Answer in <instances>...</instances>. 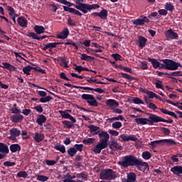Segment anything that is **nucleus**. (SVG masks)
<instances>
[{"mask_svg":"<svg viewBox=\"0 0 182 182\" xmlns=\"http://www.w3.org/2000/svg\"><path fill=\"white\" fill-rule=\"evenodd\" d=\"M7 11H9V15L11 16H18V15L15 14V9H14V8H12V6H7Z\"/></svg>","mask_w":182,"mask_h":182,"instance_id":"obj_39","label":"nucleus"},{"mask_svg":"<svg viewBox=\"0 0 182 182\" xmlns=\"http://www.w3.org/2000/svg\"><path fill=\"white\" fill-rule=\"evenodd\" d=\"M112 147H114V149H116L117 150H122V146L119 144L117 142H112L111 144Z\"/></svg>","mask_w":182,"mask_h":182,"instance_id":"obj_46","label":"nucleus"},{"mask_svg":"<svg viewBox=\"0 0 182 182\" xmlns=\"http://www.w3.org/2000/svg\"><path fill=\"white\" fill-rule=\"evenodd\" d=\"M116 173L112 169H105L100 173L101 180H114Z\"/></svg>","mask_w":182,"mask_h":182,"instance_id":"obj_6","label":"nucleus"},{"mask_svg":"<svg viewBox=\"0 0 182 182\" xmlns=\"http://www.w3.org/2000/svg\"><path fill=\"white\" fill-rule=\"evenodd\" d=\"M149 22H150V20L148 19L146 16H144L134 20L133 21V23L134 25H136V26H143V25H146V23H149Z\"/></svg>","mask_w":182,"mask_h":182,"instance_id":"obj_10","label":"nucleus"},{"mask_svg":"<svg viewBox=\"0 0 182 182\" xmlns=\"http://www.w3.org/2000/svg\"><path fill=\"white\" fill-rule=\"evenodd\" d=\"M59 44V43H47V46L48 47V49H53L54 48H56Z\"/></svg>","mask_w":182,"mask_h":182,"instance_id":"obj_48","label":"nucleus"},{"mask_svg":"<svg viewBox=\"0 0 182 182\" xmlns=\"http://www.w3.org/2000/svg\"><path fill=\"white\" fill-rule=\"evenodd\" d=\"M11 113H14V114H19V113H21V109L16 107L12 108Z\"/></svg>","mask_w":182,"mask_h":182,"instance_id":"obj_60","label":"nucleus"},{"mask_svg":"<svg viewBox=\"0 0 182 182\" xmlns=\"http://www.w3.org/2000/svg\"><path fill=\"white\" fill-rule=\"evenodd\" d=\"M90 132L92 134H97L99 133V127L95 125L89 126Z\"/></svg>","mask_w":182,"mask_h":182,"instance_id":"obj_30","label":"nucleus"},{"mask_svg":"<svg viewBox=\"0 0 182 182\" xmlns=\"http://www.w3.org/2000/svg\"><path fill=\"white\" fill-rule=\"evenodd\" d=\"M0 153L4 154H8L9 153V149L5 144L0 143Z\"/></svg>","mask_w":182,"mask_h":182,"instance_id":"obj_22","label":"nucleus"},{"mask_svg":"<svg viewBox=\"0 0 182 182\" xmlns=\"http://www.w3.org/2000/svg\"><path fill=\"white\" fill-rule=\"evenodd\" d=\"M135 123H137V124H148L149 123V119L146 118H136L134 119Z\"/></svg>","mask_w":182,"mask_h":182,"instance_id":"obj_21","label":"nucleus"},{"mask_svg":"<svg viewBox=\"0 0 182 182\" xmlns=\"http://www.w3.org/2000/svg\"><path fill=\"white\" fill-rule=\"evenodd\" d=\"M10 151L11 153H16V151H20L21 146L18 144H11L10 146Z\"/></svg>","mask_w":182,"mask_h":182,"instance_id":"obj_24","label":"nucleus"},{"mask_svg":"<svg viewBox=\"0 0 182 182\" xmlns=\"http://www.w3.org/2000/svg\"><path fill=\"white\" fill-rule=\"evenodd\" d=\"M4 166H5V167H14V166H15V164H16L15 162H11V161H5L4 162Z\"/></svg>","mask_w":182,"mask_h":182,"instance_id":"obj_49","label":"nucleus"},{"mask_svg":"<svg viewBox=\"0 0 182 182\" xmlns=\"http://www.w3.org/2000/svg\"><path fill=\"white\" fill-rule=\"evenodd\" d=\"M67 22L69 26H76V21L72 20L70 17L68 18Z\"/></svg>","mask_w":182,"mask_h":182,"instance_id":"obj_47","label":"nucleus"},{"mask_svg":"<svg viewBox=\"0 0 182 182\" xmlns=\"http://www.w3.org/2000/svg\"><path fill=\"white\" fill-rule=\"evenodd\" d=\"M11 120L13 123H20L23 120V116L22 114H14L11 117Z\"/></svg>","mask_w":182,"mask_h":182,"instance_id":"obj_18","label":"nucleus"},{"mask_svg":"<svg viewBox=\"0 0 182 182\" xmlns=\"http://www.w3.org/2000/svg\"><path fill=\"white\" fill-rule=\"evenodd\" d=\"M83 178H85V174L83 173H74V175H70L67 173L64 176L63 182H84Z\"/></svg>","mask_w":182,"mask_h":182,"instance_id":"obj_5","label":"nucleus"},{"mask_svg":"<svg viewBox=\"0 0 182 182\" xmlns=\"http://www.w3.org/2000/svg\"><path fill=\"white\" fill-rule=\"evenodd\" d=\"M46 122V117H45V115L43 114L40 115L36 120V123H38L39 126H42V124H43V123H45Z\"/></svg>","mask_w":182,"mask_h":182,"instance_id":"obj_28","label":"nucleus"},{"mask_svg":"<svg viewBox=\"0 0 182 182\" xmlns=\"http://www.w3.org/2000/svg\"><path fill=\"white\" fill-rule=\"evenodd\" d=\"M122 126H123V124L120 122H115L112 123L113 129H119L122 128Z\"/></svg>","mask_w":182,"mask_h":182,"instance_id":"obj_42","label":"nucleus"},{"mask_svg":"<svg viewBox=\"0 0 182 182\" xmlns=\"http://www.w3.org/2000/svg\"><path fill=\"white\" fill-rule=\"evenodd\" d=\"M74 149H75V150H77V152L82 151V150H83V144H75L74 146Z\"/></svg>","mask_w":182,"mask_h":182,"instance_id":"obj_53","label":"nucleus"},{"mask_svg":"<svg viewBox=\"0 0 182 182\" xmlns=\"http://www.w3.org/2000/svg\"><path fill=\"white\" fill-rule=\"evenodd\" d=\"M148 122H149V124H153V123H159L160 122H162L163 123H168V120H166L158 115L149 114Z\"/></svg>","mask_w":182,"mask_h":182,"instance_id":"obj_8","label":"nucleus"},{"mask_svg":"<svg viewBox=\"0 0 182 182\" xmlns=\"http://www.w3.org/2000/svg\"><path fill=\"white\" fill-rule=\"evenodd\" d=\"M142 157L144 160H150L151 159V154L149 151H144L142 153Z\"/></svg>","mask_w":182,"mask_h":182,"instance_id":"obj_38","label":"nucleus"},{"mask_svg":"<svg viewBox=\"0 0 182 182\" xmlns=\"http://www.w3.org/2000/svg\"><path fill=\"white\" fill-rule=\"evenodd\" d=\"M56 163V161L55 160H46V164L47 166H55V164Z\"/></svg>","mask_w":182,"mask_h":182,"instance_id":"obj_58","label":"nucleus"},{"mask_svg":"<svg viewBox=\"0 0 182 182\" xmlns=\"http://www.w3.org/2000/svg\"><path fill=\"white\" fill-rule=\"evenodd\" d=\"M161 62L164 63V65H161V66L164 69H166V70H177V69L181 68L180 63H177L173 60L164 59L161 60Z\"/></svg>","mask_w":182,"mask_h":182,"instance_id":"obj_4","label":"nucleus"},{"mask_svg":"<svg viewBox=\"0 0 182 182\" xmlns=\"http://www.w3.org/2000/svg\"><path fill=\"white\" fill-rule=\"evenodd\" d=\"M132 103H134V105H144V102H143V100H141V99L139 97L134 98L132 100Z\"/></svg>","mask_w":182,"mask_h":182,"instance_id":"obj_41","label":"nucleus"},{"mask_svg":"<svg viewBox=\"0 0 182 182\" xmlns=\"http://www.w3.org/2000/svg\"><path fill=\"white\" fill-rule=\"evenodd\" d=\"M33 139L36 141V143H41L45 139V134L39 132H36L33 136Z\"/></svg>","mask_w":182,"mask_h":182,"instance_id":"obj_16","label":"nucleus"},{"mask_svg":"<svg viewBox=\"0 0 182 182\" xmlns=\"http://www.w3.org/2000/svg\"><path fill=\"white\" fill-rule=\"evenodd\" d=\"M10 139H11V140H15L16 137H19V136H21V131L16 128H13L10 130Z\"/></svg>","mask_w":182,"mask_h":182,"instance_id":"obj_13","label":"nucleus"},{"mask_svg":"<svg viewBox=\"0 0 182 182\" xmlns=\"http://www.w3.org/2000/svg\"><path fill=\"white\" fill-rule=\"evenodd\" d=\"M148 60L149 62H151L154 69H157V68H163V65H161L163 64H161L157 60L154 58H148Z\"/></svg>","mask_w":182,"mask_h":182,"instance_id":"obj_20","label":"nucleus"},{"mask_svg":"<svg viewBox=\"0 0 182 182\" xmlns=\"http://www.w3.org/2000/svg\"><path fill=\"white\" fill-rule=\"evenodd\" d=\"M165 9L166 11H169V12H173L174 11V6L170 2L166 3Z\"/></svg>","mask_w":182,"mask_h":182,"instance_id":"obj_34","label":"nucleus"},{"mask_svg":"<svg viewBox=\"0 0 182 182\" xmlns=\"http://www.w3.org/2000/svg\"><path fill=\"white\" fill-rule=\"evenodd\" d=\"M107 10L102 9L100 12H99V18L100 19H107Z\"/></svg>","mask_w":182,"mask_h":182,"instance_id":"obj_31","label":"nucleus"},{"mask_svg":"<svg viewBox=\"0 0 182 182\" xmlns=\"http://www.w3.org/2000/svg\"><path fill=\"white\" fill-rule=\"evenodd\" d=\"M58 113H60L61 117L63 119H69L72 122V123H76V119L73 117V116L70 115L69 113H72V110L70 109H67L65 111L63 110H59Z\"/></svg>","mask_w":182,"mask_h":182,"instance_id":"obj_9","label":"nucleus"},{"mask_svg":"<svg viewBox=\"0 0 182 182\" xmlns=\"http://www.w3.org/2000/svg\"><path fill=\"white\" fill-rule=\"evenodd\" d=\"M81 97L82 99H83V100H86L90 106H94L95 107H97V100H96V98H95L93 95L89 94H82L81 95Z\"/></svg>","mask_w":182,"mask_h":182,"instance_id":"obj_7","label":"nucleus"},{"mask_svg":"<svg viewBox=\"0 0 182 182\" xmlns=\"http://www.w3.org/2000/svg\"><path fill=\"white\" fill-rule=\"evenodd\" d=\"M1 68H4V69H7L8 70H15V67L9 63H2Z\"/></svg>","mask_w":182,"mask_h":182,"instance_id":"obj_26","label":"nucleus"},{"mask_svg":"<svg viewBox=\"0 0 182 182\" xmlns=\"http://www.w3.org/2000/svg\"><path fill=\"white\" fill-rule=\"evenodd\" d=\"M33 29L38 35H41V33H45V27L42 26H35Z\"/></svg>","mask_w":182,"mask_h":182,"instance_id":"obj_23","label":"nucleus"},{"mask_svg":"<svg viewBox=\"0 0 182 182\" xmlns=\"http://www.w3.org/2000/svg\"><path fill=\"white\" fill-rule=\"evenodd\" d=\"M106 105L111 108L112 110H114L116 107H119V102L115 100H107L106 101Z\"/></svg>","mask_w":182,"mask_h":182,"instance_id":"obj_11","label":"nucleus"},{"mask_svg":"<svg viewBox=\"0 0 182 182\" xmlns=\"http://www.w3.org/2000/svg\"><path fill=\"white\" fill-rule=\"evenodd\" d=\"M149 66L147 65V62L146 61H142L141 63V69H142L143 70H146V69H148Z\"/></svg>","mask_w":182,"mask_h":182,"instance_id":"obj_54","label":"nucleus"},{"mask_svg":"<svg viewBox=\"0 0 182 182\" xmlns=\"http://www.w3.org/2000/svg\"><path fill=\"white\" fill-rule=\"evenodd\" d=\"M99 137L100 138V143L92 149V151L96 154H100L102 151L107 147V142L110 139V135L106 132H101L99 133Z\"/></svg>","mask_w":182,"mask_h":182,"instance_id":"obj_3","label":"nucleus"},{"mask_svg":"<svg viewBox=\"0 0 182 182\" xmlns=\"http://www.w3.org/2000/svg\"><path fill=\"white\" fill-rule=\"evenodd\" d=\"M34 109L36 112H38V113H42V112H43V108L41 105L35 107Z\"/></svg>","mask_w":182,"mask_h":182,"instance_id":"obj_61","label":"nucleus"},{"mask_svg":"<svg viewBox=\"0 0 182 182\" xmlns=\"http://www.w3.org/2000/svg\"><path fill=\"white\" fill-rule=\"evenodd\" d=\"M70 14H74V15H78V16H82V13H80V11L73 8H71Z\"/></svg>","mask_w":182,"mask_h":182,"instance_id":"obj_50","label":"nucleus"},{"mask_svg":"<svg viewBox=\"0 0 182 182\" xmlns=\"http://www.w3.org/2000/svg\"><path fill=\"white\" fill-rule=\"evenodd\" d=\"M120 139L123 140V141H129V135L123 134L119 136Z\"/></svg>","mask_w":182,"mask_h":182,"instance_id":"obj_56","label":"nucleus"},{"mask_svg":"<svg viewBox=\"0 0 182 182\" xmlns=\"http://www.w3.org/2000/svg\"><path fill=\"white\" fill-rule=\"evenodd\" d=\"M81 60H86L87 62L92 60V59H93V58H92V56L90 55H87L85 53L81 54V57H80Z\"/></svg>","mask_w":182,"mask_h":182,"instance_id":"obj_36","label":"nucleus"},{"mask_svg":"<svg viewBox=\"0 0 182 182\" xmlns=\"http://www.w3.org/2000/svg\"><path fill=\"white\" fill-rule=\"evenodd\" d=\"M177 142L176 141L169 139H161V146H176Z\"/></svg>","mask_w":182,"mask_h":182,"instance_id":"obj_14","label":"nucleus"},{"mask_svg":"<svg viewBox=\"0 0 182 182\" xmlns=\"http://www.w3.org/2000/svg\"><path fill=\"white\" fill-rule=\"evenodd\" d=\"M52 99H53L52 97H50V95H48V96L40 98V102L41 103H48V102H50Z\"/></svg>","mask_w":182,"mask_h":182,"instance_id":"obj_35","label":"nucleus"},{"mask_svg":"<svg viewBox=\"0 0 182 182\" xmlns=\"http://www.w3.org/2000/svg\"><path fill=\"white\" fill-rule=\"evenodd\" d=\"M63 124L66 129H72V127H73V124H72V122L70 121H64Z\"/></svg>","mask_w":182,"mask_h":182,"instance_id":"obj_44","label":"nucleus"},{"mask_svg":"<svg viewBox=\"0 0 182 182\" xmlns=\"http://www.w3.org/2000/svg\"><path fill=\"white\" fill-rule=\"evenodd\" d=\"M67 151H68V154H69L71 157H73V156H75V154L77 153L76 148L75 147L68 149Z\"/></svg>","mask_w":182,"mask_h":182,"instance_id":"obj_37","label":"nucleus"},{"mask_svg":"<svg viewBox=\"0 0 182 182\" xmlns=\"http://www.w3.org/2000/svg\"><path fill=\"white\" fill-rule=\"evenodd\" d=\"M108 120L109 122H114L116 120L123 121V120H124V117H123V116H122V115H119L118 117H113V118H109V119H108Z\"/></svg>","mask_w":182,"mask_h":182,"instance_id":"obj_45","label":"nucleus"},{"mask_svg":"<svg viewBox=\"0 0 182 182\" xmlns=\"http://www.w3.org/2000/svg\"><path fill=\"white\" fill-rule=\"evenodd\" d=\"M36 70V68L28 65L23 68V72L26 75H31V70Z\"/></svg>","mask_w":182,"mask_h":182,"instance_id":"obj_29","label":"nucleus"},{"mask_svg":"<svg viewBox=\"0 0 182 182\" xmlns=\"http://www.w3.org/2000/svg\"><path fill=\"white\" fill-rule=\"evenodd\" d=\"M112 56L116 60H120V58H122V55L118 53L112 54Z\"/></svg>","mask_w":182,"mask_h":182,"instance_id":"obj_63","label":"nucleus"},{"mask_svg":"<svg viewBox=\"0 0 182 182\" xmlns=\"http://www.w3.org/2000/svg\"><path fill=\"white\" fill-rule=\"evenodd\" d=\"M171 171L175 176L180 177L182 174V166H175L171 168Z\"/></svg>","mask_w":182,"mask_h":182,"instance_id":"obj_12","label":"nucleus"},{"mask_svg":"<svg viewBox=\"0 0 182 182\" xmlns=\"http://www.w3.org/2000/svg\"><path fill=\"white\" fill-rule=\"evenodd\" d=\"M17 177L26 178V177H28V173L25 171H20L17 173Z\"/></svg>","mask_w":182,"mask_h":182,"instance_id":"obj_43","label":"nucleus"},{"mask_svg":"<svg viewBox=\"0 0 182 182\" xmlns=\"http://www.w3.org/2000/svg\"><path fill=\"white\" fill-rule=\"evenodd\" d=\"M36 180H38V181L45 182V181H48V180H49V178L48 176H45L43 175L37 174V175H36Z\"/></svg>","mask_w":182,"mask_h":182,"instance_id":"obj_33","label":"nucleus"},{"mask_svg":"<svg viewBox=\"0 0 182 182\" xmlns=\"http://www.w3.org/2000/svg\"><path fill=\"white\" fill-rule=\"evenodd\" d=\"M28 36L29 38H32L33 39H36L37 41H39V36H38V34L35 33H29Z\"/></svg>","mask_w":182,"mask_h":182,"instance_id":"obj_51","label":"nucleus"},{"mask_svg":"<svg viewBox=\"0 0 182 182\" xmlns=\"http://www.w3.org/2000/svg\"><path fill=\"white\" fill-rule=\"evenodd\" d=\"M148 107L149 109H151L152 110H156V109H157V106H156V105H154V103L152 102L149 103Z\"/></svg>","mask_w":182,"mask_h":182,"instance_id":"obj_64","label":"nucleus"},{"mask_svg":"<svg viewBox=\"0 0 182 182\" xmlns=\"http://www.w3.org/2000/svg\"><path fill=\"white\" fill-rule=\"evenodd\" d=\"M155 85L157 89H163L164 87V85H163V83L160 80H158L157 82H155Z\"/></svg>","mask_w":182,"mask_h":182,"instance_id":"obj_55","label":"nucleus"},{"mask_svg":"<svg viewBox=\"0 0 182 182\" xmlns=\"http://www.w3.org/2000/svg\"><path fill=\"white\" fill-rule=\"evenodd\" d=\"M138 42L139 48H144V46H146V42H147V40L146 38L140 36H139Z\"/></svg>","mask_w":182,"mask_h":182,"instance_id":"obj_25","label":"nucleus"},{"mask_svg":"<svg viewBox=\"0 0 182 182\" xmlns=\"http://www.w3.org/2000/svg\"><path fill=\"white\" fill-rule=\"evenodd\" d=\"M95 141H96V139L95 138H85L82 140V143L87 146H90V144H93Z\"/></svg>","mask_w":182,"mask_h":182,"instance_id":"obj_27","label":"nucleus"},{"mask_svg":"<svg viewBox=\"0 0 182 182\" xmlns=\"http://www.w3.org/2000/svg\"><path fill=\"white\" fill-rule=\"evenodd\" d=\"M178 156H180V154H176V155H173L171 157V160L173 161V163H178Z\"/></svg>","mask_w":182,"mask_h":182,"instance_id":"obj_57","label":"nucleus"},{"mask_svg":"<svg viewBox=\"0 0 182 182\" xmlns=\"http://www.w3.org/2000/svg\"><path fill=\"white\" fill-rule=\"evenodd\" d=\"M166 36L167 39H178V34L177 33H174L173 30L169 29L166 33Z\"/></svg>","mask_w":182,"mask_h":182,"instance_id":"obj_15","label":"nucleus"},{"mask_svg":"<svg viewBox=\"0 0 182 182\" xmlns=\"http://www.w3.org/2000/svg\"><path fill=\"white\" fill-rule=\"evenodd\" d=\"M158 14L166 16V15H167V11L166 9H160L158 11Z\"/></svg>","mask_w":182,"mask_h":182,"instance_id":"obj_62","label":"nucleus"},{"mask_svg":"<svg viewBox=\"0 0 182 182\" xmlns=\"http://www.w3.org/2000/svg\"><path fill=\"white\" fill-rule=\"evenodd\" d=\"M137 141V137L135 136V135H128V141Z\"/></svg>","mask_w":182,"mask_h":182,"instance_id":"obj_59","label":"nucleus"},{"mask_svg":"<svg viewBox=\"0 0 182 182\" xmlns=\"http://www.w3.org/2000/svg\"><path fill=\"white\" fill-rule=\"evenodd\" d=\"M69 36V29L65 28L61 33L57 35L58 39H66Z\"/></svg>","mask_w":182,"mask_h":182,"instance_id":"obj_17","label":"nucleus"},{"mask_svg":"<svg viewBox=\"0 0 182 182\" xmlns=\"http://www.w3.org/2000/svg\"><path fill=\"white\" fill-rule=\"evenodd\" d=\"M160 144L161 145V140L153 141L149 143V146H151L154 148L157 147Z\"/></svg>","mask_w":182,"mask_h":182,"instance_id":"obj_40","label":"nucleus"},{"mask_svg":"<svg viewBox=\"0 0 182 182\" xmlns=\"http://www.w3.org/2000/svg\"><path fill=\"white\" fill-rule=\"evenodd\" d=\"M75 5L71 2L68 1L67 0L64 1L63 3V5H66L67 6H75L76 9L82 12V14H87V12H90L92 9H99L100 6L99 4H89L83 3V0H75Z\"/></svg>","mask_w":182,"mask_h":182,"instance_id":"obj_1","label":"nucleus"},{"mask_svg":"<svg viewBox=\"0 0 182 182\" xmlns=\"http://www.w3.org/2000/svg\"><path fill=\"white\" fill-rule=\"evenodd\" d=\"M118 164L122 167H129V166H142L145 168L149 167V164L143 162L132 155L122 156V160L118 162Z\"/></svg>","mask_w":182,"mask_h":182,"instance_id":"obj_2","label":"nucleus"},{"mask_svg":"<svg viewBox=\"0 0 182 182\" xmlns=\"http://www.w3.org/2000/svg\"><path fill=\"white\" fill-rule=\"evenodd\" d=\"M54 149L55 150H58V151H60V153H66V148L63 145L58 144L54 146Z\"/></svg>","mask_w":182,"mask_h":182,"instance_id":"obj_32","label":"nucleus"},{"mask_svg":"<svg viewBox=\"0 0 182 182\" xmlns=\"http://www.w3.org/2000/svg\"><path fill=\"white\" fill-rule=\"evenodd\" d=\"M18 24L22 28H26L28 26V20L23 16L18 17L17 19Z\"/></svg>","mask_w":182,"mask_h":182,"instance_id":"obj_19","label":"nucleus"},{"mask_svg":"<svg viewBox=\"0 0 182 182\" xmlns=\"http://www.w3.org/2000/svg\"><path fill=\"white\" fill-rule=\"evenodd\" d=\"M146 95H148L149 99H154V97H157V95H156V93L151 91H147Z\"/></svg>","mask_w":182,"mask_h":182,"instance_id":"obj_52","label":"nucleus"}]
</instances>
